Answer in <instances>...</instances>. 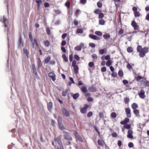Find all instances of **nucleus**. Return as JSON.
Here are the masks:
<instances>
[{
	"label": "nucleus",
	"instance_id": "obj_34",
	"mask_svg": "<svg viewBox=\"0 0 149 149\" xmlns=\"http://www.w3.org/2000/svg\"><path fill=\"white\" fill-rule=\"evenodd\" d=\"M36 2L38 4V7H39L42 3V1L40 0H36Z\"/></svg>",
	"mask_w": 149,
	"mask_h": 149
},
{
	"label": "nucleus",
	"instance_id": "obj_57",
	"mask_svg": "<svg viewBox=\"0 0 149 149\" xmlns=\"http://www.w3.org/2000/svg\"><path fill=\"white\" fill-rule=\"evenodd\" d=\"M111 75L112 77H115L117 76V74L116 72L113 71L112 72Z\"/></svg>",
	"mask_w": 149,
	"mask_h": 149
},
{
	"label": "nucleus",
	"instance_id": "obj_14",
	"mask_svg": "<svg viewBox=\"0 0 149 149\" xmlns=\"http://www.w3.org/2000/svg\"><path fill=\"white\" fill-rule=\"evenodd\" d=\"M142 84H143L145 86L149 87V81L146 80H144L141 81Z\"/></svg>",
	"mask_w": 149,
	"mask_h": 149
},
{
	"label": "nucleus",
	"instance_id": "obj_48",
	"mask_svg": "<svg viewBox=\"0 0 149 149\" xmlns=\"http://www.w3.org/2000/svg\"><path fill=\"white\" fill-rule=\"evenodd\" d=\"M75 49L76 50L80 51L81 50V48L79 45L75 47Z\"/></svg>",
	"mask_w": 149,
	"mask_h": 149
},
{
	"label": "nucleus",
	"instance_id": "obj_56",
	"mask_svg": "<svg viewBox=\"0 0 149 149\" xmlns=\"http://www.w3.org/2000/svg\"><path fill=\"white\" fill-rule=\"evenodd\" d=\"M104 113L102 112H100L99 113V115L100 118H101L104 117Z\"/></svg>",
	"mask_w": 149,
	"mask_h": 149
},
{
	"label": "nucleus",
	"instance_id": "obj_13",
	"mask_svg": "<svg viewBox=\"0 0 149 149\" xmlns=\"http://www.w3.org/2000/svg\"><path fill=\"white\" fill-rule=\"evenodd\" d=\"M103 37L104 38L107 40H109L110 38V35L109 33H105L103 35Z\"/></svg>",
	"mask_w": 149,
	"mask_h": 149
},
{
	"label": "nucleus",
	"instance_id": "obj_1",
	"mask_svg": "<svg viewBox=\"0 0 149 149\" xmlns=\"http://www.w3.org/2000/svg\"><path fill=\"white\" fill-rule=\"evenodd\" d=\"M137 50L139 52V56L141 57H143L145 54L148 51V49L146 47L142 48L141 45H138L137 47Z\"/></svg>",
	"mask_w": 149,
	"mask_h": 149
},
{
	"label": "nucleus",
	"instance_id": "obj_61",
	"mask_svg": "<svg viewBox=\"0 0 149 149\" xmlns=\"http://www.w3.org/2000/svg\"><path fill=\"white\" fill-rule=\"evenodd\" d=\"M106 70V68L105 67H102L101 70V71L103 72H105Z\"/></svg>",
	"mask_w": 149,
	"mask_h": 149
},
{
	"label": "nucleus",
	"instance_id": "obj_64",
	"mask_svg": "<svg viewBox=\"0 0 149 149\" xmlns=\"http://www.w3.org/2000/svg\"><path fill=\"white\" fill-rule=\"evenodd\" d=\"M67 36V34L66 33H64V34H63L62 35V38L63 39H64Z\"/></svg>",
	"mask_w": 149,
	"mask_h": 149
},
{
	"label": "nucleus",
	"instance_id": "obj_39",
	"mask_svg": "<svg viewBox=\"0 0 149 149\" xmlns=\"http://www.w3.org/2000/svg\"><path fill=\"white\" fill-rule=\"evenodd\" d=\"M118 75L121 77H122L123 76V72L121 70H119L118 72Z\"/></svg>",
	"mask_w": 149,
	"mask_h": 149
},
{
	"label": "nucleus",
	"instance_id": "obj_12",
	"mask_svg": "<svg viewBox=\"0 0 149 149\" xmlns=\"http://www.w3.org/2000/svg\"><path fill=\"white\" fill-rule=\"evenodd\" d=\"M89 37L94 40H98L100 39V38L99 37H98L96 35H93L91 34L89 35Z\"/></svg>",
	"mask_w": 149,
	"mask_h": 149
},
{
	"label": "nucleus",
	"instance_id": "obj_24",
	"mask_svg": "<svg viewBox=\"0 0 149 149\" xmlns=\"http://www.w3.org/2000/svg\"><path fill=\"white\" fill-rule=\"evenodd\" d=\"M97 142L98 144L100 146H103L104 145V142L101 140H98L97 141Z\"/></svg>",
	"mask_w": 149,
	"mask_h": 149
},
{
	"label": "nucleus",
	"instance_id": "obj_59",
	"mask_svg": "<svg viewBox=\"0 0 149 149\" xmlns=\"http://www.w3.org/2000/svg\"><path fill=\"white\" fill-rule=\"evenodd\" d=\"M66 42L65 40L63 41L61 43V45L64 46L66 45Z\"/></svg>",
	"mask_w": 149,
	"mask_h": 149
},
{
	"label": "nucleus",
	"instance_id": "obj_43",
	"mask_svg": "<svg viewBox=\"0 0 149 149\" xmlns=\"http://www.w3.org/2000/svg\"><path fill=\"white\" fill-rule=\"evenodd\" d=\"M105 50L104 49H100L99 51V53L100 54H103L105 53Z\"/></svg>",
	"mask_w": 149,
	"mask_h": 149
},
{
	"label": "nucleus",
	"instance_id": "obj_5",
	"mask_svg": "<svg viewBox=\"0 0 149 149\" xmlns=\"http://www.w3.org/2000/svg\"><path fill=\"white\" fill-rule=\"evenodd\" d=\"M62 112L63 114L66 117L70 116V114L68 111L65 108H63L62 109Z\"/></svg>",
	"mask_w": 149,
	"mask_h": 149
},
{
	"label": "nucleus",
	"instance_id": "obj_53",
	"mask_svg": "<svg viewBox=\"0 0 149 149\" xmlns=\"http://www.w3.org/2000/svg\"><path fill=\"white\" fill-rule=\"evenodd\" d=\"M111 62L110 61H108L106 63V65L108 66H110V65H111Z\"/></svg>",
	"mask_w": 149,
	"mask_h": 149
},
{
	"label": "nucleus",
	"instance_id": "obj_38",
	"mask_svg": "<svg viewBox=\"0 0 149 149\" xmlns=\"http://www.w3.org/2000/svg\"><path fill=\"white\" fill-rule=\"evenodd\" d=\"M19 45H22V46H23V43L22 42V38H21V37H20L19 38Z\"/></svg>",
	"mask_w": 149,
	"mask_h": 149
},
{
	"label": "nucleus",
	"instance_id": "obj_18",
	"mask_svg": "<svg viewBox=\"0 0 149 149\" xmlns=\"http://www.w3.org/2000/svg\"><path fill=\"white\" fill-rule=\"evenodd\" d=\"M32 68L33 69V73H35L36 75L37 74V73L36 72V69L35 67V65L34 64L32 65Z\"/></svg>",
	"mask_w": 149,
	"mask_h": 149
},
{
	"label": "nucleus",
	"instance_id": "obj_20",
	"mask_svg": "<svg viewBox=\"0 0 149 149\" xmlns=\"http://www.w3.org/2000/svg\"><path fill=\"white\" fill-rule=\"evenodd\" d=\"M117 116V114L115 112H112L111 113L110 117L111 118L114 119Z\"/></svg>",
	"mask_w": 149,
	"mask_h": 149
},
{
	"label": "nucleus",
	"instance_id": "obj_40",
	"mask_svg": "<svg viewBox=\"0 0 149 149\" xmlns=\"http://www.w3.org/2000/svg\"><path fill=\"white\" fill-rule=\"evenodd\" d=\"M124 127L125 129H130L131 127V126L130 125L127 124H126L124 125Z\"/></svg>",
	"mask_w": 149,
	"mask_h": 149
},
{
	"label": "nucleus",
	"instance_id": "obj_26",
	"mask_svg": "<svg viewBox=\"0 0 149 149\" xmlns=\"http://www.w3.org/2000/svg\"><path fill=\"white\" fill-rule=\"evenodd\" d=\"M105 23V21L104 20L102 19H100L99 20V24L101 25H104Z\"/></svg>",
	"mask_w": 149,
	"mask_h": 149
},
{
	"label": "nucleus",
	"instance_id": "obj_42",
	"mask_svg": "<svg viewBox=\"0 0 149 149\" xmlns=\"http://www.w3.org/2000/svg\"><path fill=\"white\" fill-rule=\"evenodd\" d=\"M89 45L91 47L94 48L95 47V44L93 43H90L89 44Z\"/></svg>",
	"mask_w": 149,
	"mask_h": 149
},
{
	"label": "nucleus",
	"instance_id": "obj_51",
	"mask_svg": "<svg viewBox=\"0 0 149 149\" xmlns=\"http://www.w3.org/2000/svg\"><path fill=\"white\" fill-rule=\"evenodd\" d=\"M94 65V63L93 62H90L88 63V65L90 67H92Z\"/></svg>",
	"mask_w": 149,
	"mask_h": 149
},
{
	"label": "nucleus",
	"instance_id": "obj_52",
	"mask_svg": "<svg viewBox=\"0 0 149 149\" xmlns=\"http://www.w3.org/2000/svg\"><path fill=\"white\" fill-rule=\"evenodd\" d=\"M135 78L137 80L139 81L141 79H142L143 78L141 76H138L137 77H135Z\"/></svg>",
	"mask_w": 149,
	"mask_h": 149
},
{
	"label": "nucleus",
	"instance_id": "obj_11",
	"mask_svg": "<svg viewBox=\"0 0 149 149\" xmlns=\"http://www.w3.org/2000/svg\"><path fill=\"white\" fill-rule=\"evenodd\" d=\"M139 95V97L142 99H144L145 97V91L141 89V90Z\"/></svg>",
	"mask_w": 149,
	"mask_h": 149
},
{
	"label": "nucleus",
	"instance_id": "obj_32",
	"mask_svg": "<svg viewBox=\"0 0 149 149\" xmlns=\"http://www.w3.org/2000/svg\"><path fill=\"white\" fill-rule=\"evenodd\" d=\"M79 94L78 93H76L73 95V98L74 99H77L79 97Z\"/></svg>",
	"mask_w": 149,
	"mask_h": 149
},
{
	"label": "nucleus",
	"instance_id": "obj_7",
	"mask_svg": "<svg viewBox=\"0 0 149 149\" xmlns=\"http://www.w3.org/2000/svg\"><path fill=\"white\" fill-rule=\"evenodd\" d=\"M133 132L132 130H129L127 132V137L129 139H133Z\"/></svg>",
	"mask_w": 149,
	"mask_h": 149
},
{
	"label": "nucleus",
	"instance_id": "obj_27",
	"mask_svg": "<svg viewBox=\"0 0 149 149\" xmlns=\"http://www.w3.org/2000/svg\"><path fill=\"white\" fill-rule=\"evenodd\" d=\"M127 67L130 71H131L133 70L132 65L129 63L127 64Z\"/></svg>",
	"mask_w": 149,
	"mask_h": 149
},
{
	"label": "nucleus",
	"instance_id": "obj_54",
	"mask_svg": "<svg viewBox=\"0 0 149 149\" xmlns=\"http://www.w3.org/2000/svg\"><path fill=\"white\" fill-rule=\"evenodd\" d=\"M72 65L73 67L77 66V65H76V62L75 60H73L72 61Z\"/></svg>",
	"mask_w": 149,
	"mask_h": 149
},
{
	"label": "nucleus",
	"instance_id": "obj_47",
	"mask_svg": "<svg viewBox=\"0 0 149 149\" xmlns=\"http://www.w3.org/2000/svg\"><path fill=\"white\" fill-rule=\"evenodd\" d=\"M42 66V64L41 63V61L40 59V58H39L38 67H41Z\"/></svg>",
	"mask_w": 149,
	"mask_h": 149
},
{
	"label": "nucleus",
	"instance_id": "obj_49",
	"mask_svg": "<svg viewBox=\"0 0 149 149\" xmlns=\"http://www.w3.org/2000/svg\"><path fill=\"white\" fill-rule=\"evenodd\" d=\"M124 31L123 29H121L118 31V34L119 35H122Z\"/></svg>",
	"mask_w": 149,
	"mask_h": 149
},
{
	"label": "nucleus",
	"instance_id": "obj_55",
	"mask_svg": "<svg viewBox=\"0 0 149 149\" xmlns=\"http://www.w3.org/2000/svg\"><path fill=\"white\" fill-rule=\"evenodd\" d=\"M123 83L124 85H125L128 84V81L126 80H123Z\"/></svg>",
	"mask_w": 149,
	"mask_h": 149
},
{
	"label": "nucleus",
	"instance_id": "obj_35",
	"mask_svg": "<svg viewBox=\"0 0 149 149\" xmlns=\"http://www.w3.org/2000/svg\"><path fill=\"white\" fill-rule=\"evenodd\" d=\"M87 109H85L84 108H82L80 110V112L83 113H84L86 112Z\"/></svg>",
	"mask_w": 149,
	"mask_h": 149
},
{
	"label": "nucleus",
	"instance_id": "obj_37",
	"mask_svg": "<svg viewBox=\"0 0 149 149\" xmlns=\"http://www.w3.org/2000/svg\"><path fill=\"white\" fill-rule=\"evenodd\" d=\"M81 90L84 93H86L87 91L86 87H84L81 88Z\"/></svg>",
	"mask_w": 149,
	"mask_h": 149
},
{
	"label": "nucleus",
	"instance_id": "obj_41",
	"mask_svg": "<svg viewBox=\"0 0 149 149\" xmlns=\"http://www.w3.org/2000/svg\"><path fill=\"white\" fill-rule=\"evenodd\" d=\"M135 17H139L140 15V13L137 11L134 13Z\"/></svg>",
	"mask_w": 149,
	"mask_h": 149
},
{
	"label": "nucleus",
	"instance_id": "obj_25",
	"mask_svg": "<svg viewBox=\"0 0 149 149\" xmlns=\"http://www.w3.org/2000/svg\"><path fill=\"white\" fill-rule=\"evenodd\" d=\"M127 51L129 53H131L133 51V49L132 47H129L127 49Z\"/></svg>",
	"mask_w": 149,
	"mask_h": 149
},
{
	"label": "nucleus",
	"instance_id": "obj_58",
	"mask_svg": "<svg viewBox=\"0 0 149 149\" xmlns=\"http://www.w3.org/2000/svg\"><path fill=\"white\" fill-rule=\"evenodd\" d=\"M132 10H133V12L134 13L137 11V8L136 7L134 6L133 7Z\"/></svg>",
	"mask_w": 149,
	"mask_h": 149
},
{
	"label": "nucleus",
	"instance_id": "obj_17",
	"mask_svg": "<svg viewBox=\"0 0 149 149\" xmlns=\"http://www.w3.org/2000/svg\"><path fill=\"white\" fill-rule=\"evenodd\" d=\"M53 104L51 102H49L47 104V108L49 111L51 110L52 108Z\"/></svg>",
	"mask_w": 149,
	"mask_h": 149
},
{
	"label": "nucleus",
	"instance_id": "obj_21",
	"mask_svg": "<svg viewBox=\"0 0 149 149\" xmlns=\"http://www.w3.org/2000/svg\"><path fill=\"white\" fill-rule=\"evenodd\" d=\"M88 90L90 92H95L96 91V88L93 87H91L88 88Z\"/></svg>",
	"mask_w": 149,
	"mask_h": 149
},
{
	"label": "nucleus",
	"instance_id": "obj_8",
	"mask_svg": "<svg viewBox=\"0 0 149 149\" xmlns=\"http://www.w3.org/2000/svg\"><path fill=\"white\" fill-rule=\"evenodd\" d=\"M131 25L134 27L135 30H139V26L137 25V23L134 21L132 22Z\"/></svg>",
	"mask_w": 149,
	"mask_h": 149
},
{
	"label": "nucleus",
	"instance_id": "obj_63",
	"mask_svg": "<svg viewBox=\"0 0 149 149\" xmlns=\"http://www.w3.org/2000/svg\"><path fill=\"white\" fill-rule=\"evenodd\" d=\"M92 57L94 59H96L97 58V55L95 54H93L92 56Z\"/></svg>",
	"mask_w": 149,
	"mask_h": 149
},
{
	"label": "nucleus",
	"instance_id": "obj_9",
	"mask_svg": "<svg viewBox=\"0 0 149 149\" xmlns=\"http://www.w3.org/2000/svg\"><path fill=\"white\" fill-rule=\"evenodd\" d=\"M125 112L127 117L130 118L131 117V110L129 108H125Z\"/></svg>",
	"mask_w": 149,
	"mask_h": 149
},
{
	"label": "nucleus",
	"instance_id": "obj_30",
	"mask_svg": "<svg viewBox=\"0 0 149 149\" xmlns=\"http://www.w3.org/2000/svg\"><path fill=\"white\" fill-rule=\"evenodd\" d=\"M74 67V72L76 74H77L79 68L78 66L73 67Z\"/></svg>",
	"mask_w": 149,
	"mask_h": 149
},
{
	"label": "nucleus",
	"instance_id": "obj_3",
	"mask_svg": "<svg viewBox=\"0 0 149 149\" xmlns=\"http://www.w3.org/2000/svg\"><path fill=\"white\" fill-rule=\"evenodd\" d=\"M31 46L34 49L35 47L38 46V44L37 40L36 39H34L31 41Z\"/></svg>",
	"mask_w": 149,
	"mask_h": 149
},
{
	"label": "nucleus",
	"instance_id": "obj_15",
	"mask_svg": "<svg viewBox=\"0 0 149 149\" xmlns=\"http://www.w3.org/2000/svg\"><path fill=\"white\" fill-rule=\"evenodd\" d=\"M74 135L79 141L81 142H83L82 138L77 133H75L74 134Z\"/></svg>",
	"mask_w": 149,
	"mask_h": 149
},
{
	"label": "nucleus",
	"instance_id": "obj_46",
	"mask_svg": "<svg viewBox=\"0 0 149 149\" xmlns=\"http://www.w3.org/2000/svg\"><path fill=\"white\" fill-rule=\"evenodd\" d=\"M104 17V14L102 13H100L99 15V18H101V19L102 18H103Z\"/></svg>",
	"mask_w": 149,
	"mask_h": 149
},
{
	"label": "nucleus",
	"instance_id": "obj_60",
	"mask_svg": "<svg viewBox=\"0 0 149 149\" xmlns=\"http://www.w3.org/2000/svg\"><path fill=\"white\" fill-rule=\"evenodd\" d=\"M29 38L30 39V41L34 39L33 38L32 35L31 33H29Z\"/></svg>",
	"mask_w": 149,
	"mask_h": 149
},
{
	"label": "nucleus",
	"instance_id": "obj_33",
	"mask_svg": "<svg viewBox=\"0 0 149 149\" xmlns=\"http://www.w3.org/2000/svg\"><path fill=\"white\" fill-rule=\"evenodd\" d=\"M62 57L63 58V60L66 62H67L68 61V58L66 57L65 55L64 54H63L62 55Z\"/></svg>",
	"mask_w": 149,
	"mask_h": 149
},
{
	"label": "nucleus",
	"instance_id": "obj_28",
	"mask_svg": "<svg viewBox=\"0 0 149 149\" xmlns=\"http://www.w3.org/2000/svg\"><path fill=\"white\" fill-rule=\"evenodd\" d=\"M44 43L45 44V45L47 47L49 46L50 44V42L48 40L44 41Z\"/></svg>",
	"mask_w": 149,
	"mask_h": 149
},
{
	"label": "nucleus",
	"instance_id": "obj_62",
	"mask_svg": "<svg viewBox=\"0 0 149 149\" xmlns=\"http://www.w3.org/2000/svg\"><path fill=\"white\" fill-rule=\"evenodd\" d=\"M128 146L129 147H132L134 146L132 142L130 143H128Z\"/></svg>",
	"mask_w": 149,
	"mask_h": 149
},
{
	"label": "nucleus",
	"instance_id": "obj_19",
	"mask_svg": "<svg viewBox=\"0 0 149 149\" xmlns=\"http://www.w3.org/2000/svg\"><path fill=\"white\" fill-rule=\"evenodd\" d=\"M132 108L134 110L138 108V105L136 103H133L131 105Z\"/></svg>",
	"mask_w": 149,
	"mask_h": 149
},
{
	"label": "nucleus",
	"instance_id": "obj_50",
	"mask_svg": "<svg viewBox=\"0 0 149 149\" xmlns=\"http://www.w3.org/2000/svg\"><path fill=\"white\" fill-rule=\"evenodd\" d=\"M74 58L77 60V61H78L80 59V57L79 56L77 55H74Z\"/></svg>",
	"mask_w": 149,
	"mask_h": 149
},
{
	"label": "nucleus",
	"instance_id": "obj_31",
	"mask_svg": "<svg viewBox=\"0 0 149 149\" xmlns=\"http://www.w3.org/2000/svg\"><path fill=\"white\" fill-rule=\"evenodd\" d=\"M51 59V57L49 56L47 57L45 59L44 62L45 63H47Z\"/></svg>",
	"mask_w": 149,
	"mask_h": 149
},
{
	"label": "nucleus",
	"instance_id": "obj_16",
	"mask_svg": "<svg viewBox=\"0 0 149 149\" xmlns=\"http://www.w3.org/2000/svg\"><path fill=\"white\" fill-rule=\"evenodd\" d=\"M23 52L24 54L26 55L28 58H29V52L27 49L24 48L23 49Z\"/></svg>",
	"mask_w": 149,
	"mask_h": 149
},
{
	"label": "nucleus",
	"instance_id": "obj_45",
	"mask_svg": "<svg viewBox=\"0 0 149 149\" xmlns=\"http://www.w3.org/2000/svg\"><path fill=\"white\" fill-rule=\"evenodd\" d=\"M93 113L92 112L90 111L87 114V116L88 117L90 118L91 116H93Z\"/></svg>",
	"mask_w": 149,
	"mask_h": 149
},
{
	"label": "nucleus",
	"instance_id": "obj_10",
	"mask_svg": "<svg viewBox=\"0 0 149 149\" xmlns=\"http://www.w3.org/2000/svg\"><path fill=\"white\" fill-rule=\"evenodd\" d=\"M48 76L50 78H51L52 80L53 81H55L56 79L55 78L56 75L55 74L52 73V72H50L48 74Z\"/></svg>",
	"mask_w": 149,
	"mask_h": 149
},
{
	"label": "nucleus",
	"instance_id": "obj_4",
	"mask_svg": "<svg viewBox=\"0 0 149 149\" xmlns=\"http://www.w3.org/2000/svg\"><path fill=\"white\" fill-rule=\"evenodd\" d=\"M58 123L61 130H63L65 129V128L62 123V120L60 118H59L58 119Z\"/></svg>",
	"mask_w": 149,
	"mask_h": 149
},
{
	"label": "nucleus",
	"instance_id": "obj_23",
	"mask_svg": "<svg viewBox=\"0 0 149 149\" xmlns=\"http://www.w3.org/2000/svg\"><path fill=\"white\" fill-rule=\"evenodd\" d=\"M3 21H2L1 19L0 20V21L2 22L3 23H4V26L5 27L7 26L6 25L5 22L7 21V18L4 16H3Z\"/></svg>",
	"mask_w": 149,
	"mask_h": 149
},
{
	"label": "nucleus",
	"instance_id": "obj_36",
	"mask_svg": "<svg viewBox=\"0 0 149 149\" xmlns=\"http://www.w3.org/2000/svg\"><path fill=\"white\" fill-rule=\"evenodd\" d=\"M134 114L136 115V116H138L139 115V112L137 109H134Z\"/></svg>",
	"mask_w": 149,
	"mask_h": 149
},
{
	"label": "nucleus",
	"instance_id": "obj_44",
	"mask_svg": "<svg viewBox=\"0 0 149 149\" xmlns=\"http://www.w3.org/2000/svg\"><path fill=\"white\" fill-rule=\"evenodd\" d=\"M97 6L99 8H101L102 6V4L101 2L99 1L97 2Z\"/></svg>",
	"mask_w": 149,
	"mask_h": 149
},
{
	"label": "nucleus",
	"instance_id": "obj_6",
	"mask_svg": "<svg viewBox=\"0 0 149 149\" xmlns=\"http://www.w3.org/2000/svg\"><path fill=\"white\" fill-rule=\"evenodd\" d=\"M55 141L57 142L60 147L61 149H63V148L61 143V140L60 137H58L55 140Z\"/></svg>",
	"mask_w": 149,
	"mask_h": 149
},
{
	"label": "nucleus",
	"instance_id": "obj_2",
	"mask_svg": "<svg viewBox=\"0 0 149 149\" xmlns=\"http://www.w3.org/2000/svg\"><path fill=\"white\" fill-rule=\"evenodd\" d=\"M64 134V138L65 139L68 140V144L70 145L71 144L70 141L72 140V138L70 134L68 132L65 131L63 132Z\"/></svg>",
	"mask_w": 149,
	"mask_h": 149
},
{
	"label": "nucleus",
	"instance_id": "obj_29",
	"mask_svg": "<svg viewBox=\"0 0 149 149\" xmlns=\"http://www.w3.org/2000/svg\"><path fill=\"white\" fill-rule=\"evenodd\" d=\"M95 34L98 36H101L102 35V33L100 31H97L95 32Z\"/></svg>",
	"mask_w": 149,
	"mask_h": 149
},
{
	"label": "nucleus",
	"instance_id": "obj_22",
	"mask_svg": "<svg viewBox=\"0 0 149 149\" xmlns=\"http://www.w3.org/2000/svg\"><path fill=\"white\" fill-rule=\"evenodd\" d=\"M83 32V29H78L77 30V33H82Z\"/></svg>",
	"mask_w": 149,
	"mask_h": 149
}]
</instances>
